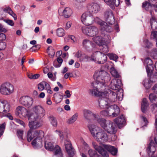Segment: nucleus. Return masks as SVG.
<instances>
[{
  "mask_svg": "<svg viewBox=\"0 0 157 157\" xmlns=\"http://www.w3.org/2000/svg\"><path fill=\"white\" fill-rule=\"evenodd\" d=\"M93 77L96 78L97 81L93 82L91 84L93 88L90 90V92L91 94V91H95L96 90L103 91L105 88L108 85L107 82L111 79L109 74L107 72L103 70H98L96 71Z\"/></svg>",
  "mask_w": 157,
  "mask_h": 157,
  "instance_id": "f257e3e1",
  "label": "nucleus"
},
{
  "mask_svg": "<svg viewBox=\"0 0 157 157\" xmlns=\"http://www.w3.org/2000/svg\"><path fill=\"white\" fill-rule=\"evenodd\" d=\"M105 90L100 92L99 90H96L95 91L92 90L91 91V94L95 96H101L105 97L110 102H114L117 101H121L123 99V89H120L119 91H113L110 89H106L104 88Z\"/></svg>",
  "mask_w": 157,
  "mask_h": 157,
  "instance_id": "f03ea898",
  "label": "nucleus"
},
{
  "mask_svg": "<svg viewBox=\"0 0 157 157\" xmlns=\"http://www.w3.org/2000/svg\"><path fill=\"white\" fill-rule=\"evenodd\" d=\"M88 127L91 135L97 142L103 143L108 141V135L100 128L92 124H89Z\"/></svg>",
  "mask_w": 157,
  "mask_h": 157,
  "instance_id": "7ed1b4c3",
  "label": "nucleus"
},
{
  "mask_svg": "<svg viewBox=\"0 0 157 157\" xmlns=\"http://www.w3.org/2000/svg\"><path fill=\"white\" fill-rule=\"evenodd\" d=\"M94 22L100 25L101 29L102 31L110 33L113 30V29L111 26L108 25L106 22L100 19L98 17H94L93 15L90 13L87 18L85 25H90Z\"/></svg>",
  "mask_w": 157,
  "mask_h": 157,
  "instance_id": "20e7f679",
  "label": "nucleus"
},
{
  "mask_svg": "<svg viewBox=\"0 0 157 157\" xmlns=\"http://www.w3.org/2000/svg\"><path fill=\"white\" fill-rule=\"evenodd\" d=\"M93 145L95 149L102 156L105 157L109 156L108 151L112 155H116L117 152V149L114 147L107 144H103V147L99 146L95 143H93Z\"/></svg>",
  "mask_w": 157,
  "mask_h": 157,
  "instance_id": "39448f33",
  "label": "nucleus"
},
{
  "mask_svg": "<svg viewBox=\"0 0 157 157\" xmlns=\"http://www.w3.org/2000/svg\"><path fill=\"white\" fill-rule=\"evenodd\" d=\"M45 148L47 150L53 152L55 157H63V154L60 147L58 145H55L54 143L45 141Z\"/></svg>",
  "mask_w": 157,
  "mask_h": 157,
  "instance_id": "423d86ee",
  "label": "nucleus"
},
{
  "mask_svg": "<svg viewBox=\"0 0 157 157\" xmlns=\"http://www.w3.org/2000/svg\"><path fill=\"white\" fill-rule=\"evenodd\" d=\"M34 138L31 144L35 148H37L39 146V144L37 143V140L39 142V131H35L32 133L31 130L28 131L27 136V141L29 142L33 138Z\"/></svg>",
  "mask_w": 157,
  "mask_h": 157,
  "instance_id": "0eeeda50",
  "label": "nucleus"
},
{
  "mask_svg": "<svg viewBox=\"0 0 157 157\" xmlns=\"http://www.w3.org/2000/svg\"><path fill=\"white\" fill-rule=\"evenodd\" d=\"M93 61L99 64L104 63L107 60L106 55L99 51H96L91 55Z\"/></svg>",
  "mask_w": 157,
  "mask_h": 157,
  "instance_id": "6e6552de",
  "label": "nucleus"
},
{
  "mask_svg": "<svg viewBox=\"0 0 157 157\" xmlns=\"http://www.w3.org/2000/svg\"><path fill=\"white\" fill-rule=\"evenodd\" d=\"M107 108L109 111H111V113H109L106 110H103L101 111L100 114L104 116H112L113 117H115L117 116L120 113V109L116 105H111Z\"/></svg>",
  "mask_w": 157,
  "mask_h": 157,
  "instance_id": "1a4fd4ad",
  "label": "nucleus"
},
{
  "mask_svg": "<svg viewBox=\"0 0 157 157\" xmlns=\"http://www.w3.org/2000/svg\"><path fill=\"white\" fill-rule=\"evenodd\" d=\"M82 30L83 33L90 36H94L98 33V28L95 26H84Z\"/></svg>",
  "mask_w": 157,
  "mask_h": 157,
  "instance_id": "9d476101",
  "label": "nucleus"
},
{
  "mask_svg": "<svg viewBox=\"0 0 157 157\" xmlns=\"http://www.w3.org/2000/svg\"><path fill=\"white\" fill-rule=\"evenodd\" d=\"M14 90L13 86L9 82L2 84L0 87V92L3 94L9 95L11 94Z\"/></svg>",
  "mask_w": 157,
  "mask_h": 157,
  "instance_id": "9b49d317",
  "label": "nucleus"
},
{
  "mask_svg": "<svg viewBox=\"0 0 157 157\" xmlns=\"http://www.w3.org/2000/svg\"><path fill=\"white\" fill-rule=\"evenodd\" d=\"M122 83L120 79L117 78H115L112 80L109 85V89L115 91H119L122 85Z\"/></svg>",
  "mask_w": 157,
  "mask_h": 157,
  "instance_id": "f8f14e48",
  "label": "nucleus"
},
{
  "mask_svg": "<svg viewBox=\"0 0 157 157\" xmlns=\"http://www.w3.org/2000/svg\"><path fill=\"white\" fill-rule=\"evenodd\" d=\"M33 98L29 96H23L21 97L19 100L20 103L26 107H30L33 104Z\"/></svg>",
  "mask_w": 157,
  "mask_h": 157,
  "instance_id": "ddd939ff",
  "label": "nucleus"
},
{
  "mask_svg": "<svg viewBox=\"0 0 157 157\" xmlns=\"http://www.w3.org/2000/svg\"><path fill=\"white\" fill-rule=\"evenodd\" d=\"M29 126L31 130L35 129L39 127V118L33 117H28Z\"/></svg>",
  "mask_w": 157,
  "mask_h": 157,
  "instance_id": "4468645a",
  "label": "nucleus"
},
{
  "mask_svg": "<svg viewBox=\"0 0 157 157\" xmlns=\"http://www.w3.org/2000/svg\"><path fill=\"white\" fill-rule=\"evenodd\" d=\"M64 145L68 157H73L75 154V151L70 141L65 140Z\"/></svg>",
  "mask_w": 157,
  "mask_h": 157,
  "instance_id": "2eb2a0df",
  "label": "nucleus"
},
{
  "mask_svg": "<svg viewBox=\"0 0 157 157\" xmlns=\"http://www.w3.org/2000/svg\"><path fill=\"white\" fill-rule=\"evenodd\" d=\"M87 9L90 13H97L100 10V6L97 3H91L88 4Z\"/></svg>",
  "mask_w": 157,
  "mask_h": 157,
  "instance_id": "dca6fc26",
  "label": "nucleus"
},
{
  "mask_svg": "<svg viewBox=\"0 0 157 157\" xmlns=\"http://www.w3.org/2000/svg\"><path fill=\"white\" fill-rule=\"evenodd\" d=\"M144 63L148 75L151 74L154 69L152 61L149 58L147 57L145 59Z\"/></svg>",
  "mask_w": 157,
  "mask_h": 157,
  "instance_id": "f3484780",
  "label": "nucleus"
},
{
  "mask_svg": "<svg viewBox=\"0 0 157 157\" xmlns=\"http://www.w3.org/2000/svg\"><path fill=\"white\" fill-rule=\"evenodd\" d=\"M104 17L106 21L111 25H112L115 21L113 12L110 10H108L105 11L104 14Z\"/></svg>",
  "mask_w": 157,
  "mask_h": 157,
  "instance_id": "a211bd4d",
  "label": "nucleus"
},
{
  "mask_svg": "<svg viewBox=\"0 0 157 157\" xmlns=\"http://www.w3.org/2000/svg\"><path fill=\"white\" fill-rule=\"evenodd\" d=\"M10 108V104L5 100L0 101V113H5L9 111Z\"/></svg>",
  "mask_w": 157,
  "mask_h": 157,
  "instance_id": "6ab92c4d",
  "label": "nucleus"
},
{
  "mask_svg": "<svg viewBox=\"0 0 157 157\" xmlns=\"http://www.w3.org/2000/svg\"><path fill=\"white\" fill-rule=\"evenodd\" d=\"M109 133L115 134L117 131V126L115 123L110 121L105 129Z\"/></svg>",
  "mask_w": 157,
  "mask_h": 157,
  "instance_id": "aec40b11",
  "label": "nucleus"
},
{
  "mask_svg": "<svg viewBox=\"0 0 157 157\" xmlns=\"http://www.w3.org/2000/svg\"><path fill=\"white\" fill-rule=\"evenodd\" d=\"M33 113L32 112L31 110L29 109L28 117H34V118H39V106L35 105L32 109Z\"/></svg>",
  "mask_w": 157,
  "mask_h": 157,
  "instance_id": "412c9836",
  "label": "nucleus"
},
{
  "mask_svg": "<svg viewBox=\"0 0 157 157\" xmlns=\"http://www.w3.org/2000/svg\"><path fill=\"white\" fill-rule=\"evenodd\" d=\"M156 145L153 141L151 140L147 149V151L148 156L154 155L153 154L156 151Z\"/></svg>",
  "mask_w": 157,
  "mask_h": 157,
  "instance_id": "4be33fe9",
  "label": "nucleus"
},
{
  "mask_svg": "<svg viewBox=\"0 0 157 157\" xmlns=\"http://www.w3.org/2000/svg\"><path fill=\"white\" fill-rule=\"evenodd\" d=\"M114 121L119 128L125 125L126 122L125 119L123 115L114 119Z\"/></svg>",
  "mask_w": 157,
  "mask_h": 157,
  "instance_id": "5701e85b",
  "label": "nucleus"
},
{
  "mask_svg": "<svg viewBox=\"0 0 157 157\" xmlns=\"http://www.w3.org/2000/svg\"><path fill=\"white\" fill-rule=\"evenodd\" d=\"M101 97L100 101L98 102L99 106L101 109H104L109 107L108 105V100L105 97L98 96Z\"/></svg>",
  "mask_w": 157,
  "mask_h": 157,
  "instance_id": "b1692460",
  "label": "nucleus"
},
{
  "mask_svg": "<svg viewBox=\"0 0 157 157\" xmlns=\"http://www.w3.org/2000/svg\"><path fill=\"white\" fill-rule=\"evenodd\" d=\"M16 114L19 115H21L24 117H27L28 118V112L29 110H27V109L24 107L22 106H18L16 108Z\"/></svg>",
  "mask_w": 157,
  "mask_h": 157,
  "instance_id": "393cba45",
  "label": "nucleus"
},
{
  "mask_svg": "<svg viewBox=\"0 0 157 157\" xmlns=\"http://www.w3.org/2000/svg\"><path fill=\"white\" fill-rule=\"evenodd\" d=\"M97 121L101 127L105 130L111 121H107L103 118H99L98 119Z\"/></svg>",
  "mask_w": 157,
  "mask_h": 157,
  "instance_id": "a878e982",
  "label": "nucleus"
},
{
  "mask_svg": "<svg viewBox=\"0 0 157 157\" xmlns=\"http://www.w3.org/2000/svg\"><path fill=\"white\" fill-rule=\"evenodd\" d=\"M72 13V10L69 7H66L63 10L62 15L66 18L69 17Z\"/></svg>",
  "mask_w": 157,
  "mask_h": 157,
  "instance_id": "bb28decb",
  "label": "nucleus"
},
{
  "mask_svg": "<svg viewBox=\"0 0 157 157\" xmlns=\"http://www.w3.org/2000/svg\"><path fill=\"white\" fill-rule=\"evenodd\" d=\"M93 41L99 46L103 44V43L105 42L103 40L102 38L100 36H98L92 38Z\"/></svg>",
  "mask_w": 157,
  "mask_h": 157,
  "instance_id": "cd10ccee",
  "label": "nucleus"
},
{
  "mask_svg": "<svg viewBox=\"0 0 157 157\" xmlns=\"http://www.w3.org/2000/svg\"><path fill=\"white\" fill-rule=\"evenodd\" d=\"M148 106V104L146 98H144L141 103V110L143 113H145Z\"/></svg>",
  "mask_w": 157,
  "mask_h": 157,
  "instance_id": "c85d7f7f",
  "label": "nucleus"
},
{
  "mask_svg": "<svg viewBox=\"0 0 157 157\" xmlns=\"http://www.w3.org/2000/svg\"><path fill=\"white\" fill-rule=\"evenodd\" d=\"M142 7L147 11H150L151 14V10L153 8L152 6L147 1H145L142 3Z\"/></svg>",
  "mask_w": 157,
  "mask_h": 157,
  "instance_id": "c756f323",
  "label": "nucleus"
},
{
  "mask_svg": "<svg viewBox=\"0 0 157 157\" xmlns=\"http://www.w3.org/2000/svg\"><path fill=\"white\" fill-rule=\"evenodd\" d=\"M90 13L89 12H86L84 13L81 16V20L82 22L86 25L87 18L89 15Z\"/></svg>",
  "mask_w": 157,
  "mask_h": 157,
  "instance_id": "7c9ffc66",
  "label": "nucleus"
},
{
  "mask_svg": "<svg viewBox=\"0 0 157 157\" xmlns=\"http://www.w3.org/2000/svg\"><path fill=\"white\" fill-rule=\"evenodd\" d=\"M83 113L84 117L87 120H88L90 116L92 114V112L90 110L84 109L83 110Z\"/></svg>",
  "mask_w": 157,
  "mask_h": 157,
  "instance_id": "2f4dec72",
  "label": "nucleus"
},
{
  "mask_svg": "<svg viewBox=\"0 0 157 157\" xmlns=\"http://www.w3.org/2000/svg\"><path fill=\"white\" fill-rule=\"evenodd\" d=\"M110 71L113 77L116 78L119 77L120 76L119 74L114 67H111L110 70Z\"/></svg>",
  "mask_w": 157,
  "mask_h": 157,
  "instance_id": "473e14b6",
  "label": "nucleus"
},
{
  "mask_svg": "<svg viewBox=\"0 0 157 157\" xmlns=\"http://www.w3.org/2000/svg\"><path fill=\"white\" fill-rule=\"evenodd\" d=\"M113 10L115 9V7L114 5V2L115 0H103Z\"/></svg>",
  "mask_w": 157,
  "mask_h": 157,
  "instance_id": "72a5a7b5",
  "label": "nucleus"
},
{
  "mask_svg": "<svg viewBox=\"0 0 157 157\" xmlns=\"http://www.w3.org/2000/svg\"><path fill=\"white\" fill-rule=\"evenodd\" d=\"M56 33L57 36L59 37H63L65 35L64 30L61 28H59L57 29Z\"/></svg>",
  "mask_w": 157,
  "mask_h": 157,
  "instance_id": "f704fd0d",
  "label": "nucleus"
},
{
  "mask_svg": "<svg viewBox=\"0 0 157 157\" xmlns=\"http://www.w3.org/2000/svg\"><path fill=\"white\" fill-rule=\"evenodd\" d=\"M47 52L50 57L52 58L54 57L55 51L52 47L50 46L48 47L47 48Z\"/></svg>",
  "mask_w": 157,
  "mask_h": 157,
  "instance_id": "c9c22d12",
  "label": "nucleus"
},
{
  "mask_svg": "<svg viewBox=\"0 0 157 157\" xmlns=\"http://www.w3.org/2000/svg\"><path fill=\"white\" fill-rule=\"evenodd\" d=\"M63 60L62 58L60 57H58L57 59V62L58 63H57L55 61L53 63L54 66L56 67H60L63 62Z\"/></svg>",
  "mask_w": 157,
  "mask_h": 157,
  "instance_id": "e433bc0d",
  "label": "nucleus"
},
{
  "mask_svg": "<svg viewBox=\"0 0 157 157\" xmlns=\"http://www.w3.org/2000/svg\"><path fill=\"white\" fill-rule=\"evenodd\" d=\"M55 132L58 133L60 138L62 139L68 137L67 133L66 132H62L58 130H56Z\"/></svg>",
  "mask_w": 157,
  "mask_h": 157,
  "instance_id": "4c0bfd02",
  "label": "nucleus"
},
{
  "mask_svg": "<svg viewBox=\"0 0 157 157\" xmlns=\"http://www.w3.org/2000/svg\"><path fill=\"white\" fill-rule=\"evenodd\" d=\"M78 114L75 113L68 120L67 122L69 124H71L74 122L77 119Z\"/></svg>",
  "mask_w": 157,
  "mask_h": 157,
  "instance_id": "58836bf2",
  "label": "nucleus"
},
{
  "mask_svg": "<svg viewBox=\"0 0 157 157\" xmlns=\"http://www.w3.org/2000/svg\"><path fill=\"white\" fill-rule=\"evenodd\" d=\"M49 120L51 124L54 127H56L57 125V122L56 119L53 116L49 117Z\"/></svg>",
  "mask_w": 157,
  "mask_h": 157,
  "instance_id": "ea45409f",
  "label": "nucleus"
},
{
  "mask_svg": "<svg viewBox=\"0 0 157 157\" xmlns=\"http://www.w3.org/2000/svg\"><path fill=\"white\" fill-rule=\"evenodd\" d=\"M107 55L110 59L113 60L116 62L117 61V60L118 58V57L116 54L113 53H109L107 54Z\"/></svg>",
  "mask_w": 157,
  "mask_h": 157,
  "instance_id": "a19ab883",
  "label": "nucleus"
},
{
  "mask_svg": "<svg viewBox=\"0 0 157 157\" xmlns=\"http://www.w3.org/2000/svg\"><path fill=\"white\" fill-rule=\"evenodd\" d=\"M100 46L101 47V50L103 52H109V49L108 48V44L106 42H105L103 43V44Z\"/></svg>",
  "mask_w": 157,
  "mask_h": 157,
  "instance_id": "79ce46f5",
  "label": "nucleus"
},
{
  "mask_svg": "<svg viewBox=\"0 0 157 157\" xmlns=\"http://www.w3.org/2000/svg\"><path fill=\"white\" fill-rule=\"evenodd\" d=\"M150 56L154 59H157V48H153L150 53Z\"/></svg>",
  "mask_w": 157,
  "mask_h": 157,
  "instance_id": "37998d69",
  "label": "nucleus"
},
{
  "mask_svg": "<svg viewBox=\"0 0 157 157\" xmlns=\"http://www.w3.org/2000/svg\"><path fill=\"white\" fill-rule=\"evenodd\" d=\"M83 54H82L81 51H78L75 54V56L79 58L80 61H82L83 58Z\"/></svg>",
  "mask_w": 157,
  "mask_h": 157,
  "instance_id": "c03bdc74",
  "label": "nucleus"
},
{
  "mask_svg": "<svg viewBox=\"0 0 157 157\" xmlns=\"http://www.w3.org/2000/svg\"><path fill=\"white\" fill-rule=\"evenodd\" d=\"M144 47L147 48H150L152 46V44L149 42L147 39H144Z\"/></svg>",
  "mask_w": 157,
  "mask_h": 157,
  "instance_id": "a18cd8bd",
  "label": "nucleus"
},
{
  "mask_svg": "<svg viewBox=\"0 0 157 157\" xmlns=\"http://www.w3.org/2000/svg\"><path fill=\"white\" fill-rule=\"evenodd\" d=\"M149 99L151 102L154 103L157 99V97L154 94H151L149 96Z\"/></svg>",
  "mask_w": 157,
  "mask_h": 157,
  "instance_id": "49530a36",
  "label": "nucleus"
},
{
  "mask_svg": "<svg viewBox=\"0 0 157 157\" xmlns=\"http://www.w3.org/2000/svg\"><path fill=\"white\" fill-rule=\"evenodd\" d=\"M82 45L84 47L86 48L91 45V42L89 40L85 39L83 40Z\"/></svg>",
  "mask_w": 157,
  "mask_h": 157,
  "instance_id": "de8ad7c7",
  "label": "nucleus"
},
{
  "mask_svg": "<svg viewBox=\"0 0 157 157\" xmlns=\"http://www.w3.org/2000/svg\"><path fill=\"white\" fill-rule=\"evenodd\" d=\"M6 124L4 123L0 124V137L2 136L6 128Z\"/></svg>",
  "mask_w": 157,
  "mask_h": 157,
  "instance_id": "09e8293b",
  "label": "nucleus"
},
{
  "mask_svg": "<svg viewBox=\"0 0 157 157\" xmlns=\"http://www.w3.org/2000/svg\"><path fill=\"white\" fill-rule=\"evenodd\" d=\"M151 81L149 80L148 81L147 83H145V80H144L142 82V84L145 87L146 89H147L151 87Z\"/></svg>",
  "mask_w": 157,
  "mask_h": 157,
  "instance_id": "8fccbe9b",
  "label": "nucleus"
},
{
  "mask_svg": "<svg viewBox=\"0 0 157 157\" xmlns=\"http://www.w3.org/2000/svg\"><path fill=\"white\" fill-rule=\"evenodd\" d=\"M151 38L155 39L156 40V45L157 47V31L152 32L151 33Z\"/></svg>",
  "mask_w": 157,
  "mask_h": 157,
  "instance_id": "3c124183",
  "label": "nucleus"
},
{
  "mask_svg": "<svg viewBox=\"0 0 157 157\" xmlns=\"http://www.w3.org/2000/svg\"><path fill=\"white\" fill-rule=\"evenodd\" d=\"M23 132L22 130H18L17 131V135L19 139L21 140H23L22 135Z\"/></svg>",
  "mask_w": 157,
  "mask_h": 157,
  "instance_id": "603ef678",
  "label": "nucleus"
},
{
  "mask_svg": "<svg viewBox=\"0 0 157 157\" xmlns=\"http://www.w3.org/2000/svg\"><path fill=\"white\" fill-rule=\"evenodd\" d=\"M45 115V111L40 106V118L43 117Z\"/></svg>",
  "mask_w": 157,
  "mask_h": 157,
  "instance_id": "864d4df0",
  "label": "nucleus"
},
{
  "mask_svg": "<svg viewBox=\"0 0 157 157\" xmlns=\"http://www.w3.org/2000/svg\"><path fill=\"white\" fill-rule=\"evenodd\" d=\"M46 82L43 81L40 83V91H42L45 88Z\"/></svg>",
  "mask_w": 157,
  "mask_h": 157,
  "instance_id": "5fc2aeb1",
  "label": "nucleus"
},
{
  "mask_svg": "<svg viewBox=\"0 0 157 157\" xmlns=\"http://www.w3.org/2000/svg\"><path fill=\"white\" fill-rule=\"evenodd\" d=\"M153 22H154V23L156 22V19H155V17H152L150 19V25H151V28L152 29H153V26H152Z\"/></svg>",
  "mask_w": 157,
  "mask_h": 157,
  "instance_id": "6e6d98bb",
  "label": "nucleus"
},
{
  "mask_svg": "<svg viewBox=\"0 0 157 157\" xmlns=\"http://www.w3.org/2000/svg\"><path fill=\"white\" fill-rule=\"evenodd\" d=\"M6 44L5 42H0V50L5 49L6 48Z\"/></svg>",
  "mask_w": 157,
  "mask_h": 157,
  "instance_id": "4d7b16f0",
  "label": "nucleus"
},
{
  "mask_svg": "<svg viewBox=\"0 0 157 157\" xmlns=\"http://www.w3.org/2000/svg\"><path fill=\"white\" fill-rule=\"evenodd\" d=\"M148 3H150V4L152 6V7L154 8L155 9V7L154 6L157 5V4H155L156 2V0H148Z\"/></svg>",
  "mask_w": 157,
  "mask_h": 157,
  "instance_id": "13d9d810",
  "label": "nucleus"
},
{
  "mask_svg": "<svg viewBox=\"0 0 157 157\" xmlns=\"http://www.w3.org/2000/svg\"><path fill=\"white\" fill-rule=\"evenodd\" d=\"M66 95L63 96V97L66 98H69L71 96V94L70 93V91L69 90H66L65 92Z\"/></svg>",
  "mask_w": 157,
  "mask_h": 157,
  "instance_id": "bf43d9fd",
  "label": "nucleus"
},
{
  "mask_svg": "<svg viewBox=\"0 0 157 157\" xmlns=\"http://www.w3.org/2000/svg\"><path fill=\"white\" fill-rule=\"evenodd\" d=\"M83 60H86V61H88L89 60H90L91 61H93V60L91 59V56L90 57L87 55H85L83 54Z\"/></svg>",
  "mask_w": 157,
  "mask_h": 157,
  "instance_id": "052dcab7",
  "label": "nucleus"
},
{
  "mask_svg": "<svg viewBox=\"0 0 157 157\" xmlns=\"http://www.w3.org/2000/svg\"><path fill=\"white\" fill-rule=\"evenodd\" d=\"M5 21L8 24L11 26H13L14 25V23L13 21L12 20H6Z\"/></svg>",
  "mask_w": 157,
  "mask_h": 157,
  "instance_id": "680f3d73",
  "label": "nucleus"
},
{
  "mask_svg": "<svg viewBox=\"0 0 157 157\" xmlns=\"http://www.w3.org/2000/svg\"><path fill=\"white\" fill-rule=\"evenodd\" d=\"M6 38V35L3 33H0V41L5 40Z\"/></svg>",
  "mask_w": 157,
  "mask_h": 157,
  "instance_id": "e2e57ef3",
  "label": "nucleus"
},
{
  "mask_svg": "<svg viewBox=\"0 0 157 157\" xmlns=\"http://www.w3.org/2000/svg\"><path fill=\"white\" fill-rule=\"evenodd\" d=\"M15 121L17 123L23 126L24 127H25V124L23 121L19 119H16Z\"/></svg>",
  "mask_w": 157,
  "mask_h": 157,
  "instance_id": "0e129e2a",
  "label": "nucleus"
},
{
  "mask_svg": "<svg viewBox=\"0 0 157 157\" xmlns=\"http://www.w3.org/2000/svg\"><path fill=\"white\" fill-rule=\"evenodd\" d=\"M4 9L2 8H0V20L2 19V17H4L3 14L4 13Z\"/></svg>",
  "mask_w": 157,
  "mask_h": 157,
  "instance_id": "69168bd1",
  "label": "nucleus"
},
{
  "mask_svg": "<svg viewBox=\"0 0 157 157\" xmlns=\"http://www.w3.org/2000/svg\"><path fill=\"white\" fill-rule=\"evenodd\" d=\"M140 117L142 119L143 121L145 123V124L144 126H147V124L148 122L147 118L146 117H145L144 116H140Z\"/></svg>",
  "mask_w": 157,
  "mask_h": 157,
  "instance_id": "338daca9",
  "label": "nucleus"
},
{
  "mask_svg": "<svg viewBox=\"0 0 157 157\" xmlns=\"http://www.w3.org/2000/svg\"><path fill=\"white\" fill-rule=\"evenodd\" d=\"M71 24L72 23L70 21L67 22L66 24V25L65 27V29L67 30L70 28L71 27Z\"/></svg>",
  "mask_w": 157,
  "mask_h": 157,
  "instance_id": "774afa93",
  "label": "nucleus"
}]
</instances>
